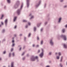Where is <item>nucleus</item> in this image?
Masks as SVG:
<instances>
[{
    "label": "nucleus",
    "mask_w": 67,
    "mask_h": 67,
    "mask_svg": "<svg viewBox=\"0 0 67 67\" xmlns=\"http://www.w3.org/2000/svg\"><path fill=\"white\" fill-rule=\"evenodd\" d=\"M23 3H22V4L21 5V7L20 8V9H18L17 11V13L18 14V15H19L20 14V12L21 11V10H22V7H23Z\"/></svg>",
    "instance_id": "nucleus-1"
},
{
    "label": "nucleus",
    "mask_w": 67,
    "mask_h": 67,
    "mask_svg": "<svg viewBox=\"0 0 67 67\" xmlns=\"http://www.w3.org/2000/svg\"><path fill=\"white\" fill-rule=\"evenodd\" d=\"M57 37L58 38L61 37L62 38H63L64 40H66V36L65 35H62L61 36H60L59 34H58L57 35Z\"/></svg>",
    "instance_id": "nucleus-2"
},
{
    "label": "nucleus",
    "mask_w": 67,
    "mask_h": 67,
    "mask_svg": "<svg viewBox=\"0 0 67 67\" xmlns=\"http://www.w3.org/2000/svg\"><path fill=\"white\" fill-rule=\"evenodd\" d=\"M19 5H20V2L19 1H17L16 3L14 5V8H15V9H16V8H18L19 7Z\"/></svg>",
    "instance_id": "nucleus-3"
},
{
    "label": "nucleus",
    "mask_w": 67,
    "mask_h": 67,
    "mask_svg": "<svg viewBox=\"0 0 67 67\" xmlns=\"http://www.w3.org/2000/svg\"><path fill=\"white\" fill-rule=\"evenodd\" d=\"M41 1H40L39 2H38V3H36V4L35 7H36V8H37L38 6H39V5H40L41 3Z\"/></svg>",
    "instance_id": "nucleus-4"
},
{
    "label": "nucleus",
    "mask_w": 67,
    "mask_h": 67,
    "mask_svg": "<svg viewBox=\"0 0 67 67\" xmlns=\"http://www.w3.org/2000/svg\"><path fill=\"white\" fill-rule=\"evenodd\" d=\"M31 61H35V58L34 55H32L31 57Z\"/></svg>",
    "instance_id": "nucleus-5"
},
{
    "label": "nucleus",
    "mask_w": 67,
    "mask_h": 67,
    "mask_svg": "<svg viewBox=\"0 0 67 67\" xmlns=\"http://www.w3.org/2000/svg\"><path fill=\"white\" fill-rule=\"evenodd\" d=\"M50 45H51V46H53L54 43L52 39L50 40Z\"/></svg>",
    "instance_id": "nucleus-6"
},
{
    "label": "nucleus",
    "mask_w": 67,
    "mask_h": 67,
    "mask_svg": "<svg viewBox=\"0 0 67 67\" xmlns=\"http://www.w3.org/2000/svg\"><path fill=\"white\" fill-rule=\"evenodd\" d=\"M30 1V0H26L27 1V8L29 7V5H30V3H29V1Z\"/></svg>",
    "instance_id": "nucleus-7"
},
{
    "label": "nucleus",
    "mask_w": 67,
    "mask_h": 67,
    "mask_svg": "<svg viewBox=\"0 0 67 67\" xmlns=\"http://www.w3.org/2000/svg\"><path fill=\"white\" fill-rule=\"evenodd\" d=\"M44 55V53H41L39 55V56L40 58H43V57Z\"/></svg>",
    "instance_id": "nucleus-8"
},
{
    "label": "nucleus",
    "mask_w": 67,
    "mask_h": 67,
    "mask_svg": "<svg viewBox=\"0 0 67 67\" xmlns=\"http://www.w3.org/2000/svg\"><path fill=\"white\" fill-rule=\"evenodd\" d=\"M8 21V20H7V19H6L5 20V26L7 27V22Z\"/></svg>",
    "instance_id": "nucleus-9"
},
{
    "label": "nucleus",
    "mask_w": 67,
    "mask_h": 67,
    "mask_svg": "<svg viewBox=\"0 0 67 67\" xmlns=\"http://www.w3.org/2000/svg\"><path fill=\"white\" fill-rule=\"evenodd\" d=\"M16 18H17V17L16 16H15L14 17V22L16 20Z\"/></svg>",
    "instance_id": "nucleus-10"
},
{
    "label": "nucleus",
    "mask_w": 67,
    "mask_h": 67,
    "mask_svg": "<svg viewBox=\"0 0 67 67\" xmlns=\"http://www.w3.org/2000/svg\"><path fill=\"white\" fill-rule=\"evenodd\" d=\"M1 23L2 24H0V27L2 26V25H3L4 24H3V22H1Z\"/></svg>",
    "instance_id": "nucleus-11"
},
{
    "label": "nucleus",
    "mask_w": 67,
    "mask_h": 67,
    "mask_svg": "<svg viewBox=\"0 0 67 67\" xmlns=\"http://www.w3.org/2000/svg\"><path fill=\"white\" fill-rule=\"evenodd\" d=\"M13 62H12V64H11V67H14V66H13Z\"/></svg>",
    "instance_id": "nucleus-12"
},
{
    "label": "nucleus",
    "mask_w": 67,
    "mask_h": 67,
    "mask_svg": "<svg viewBox=\"0 0 67 67\" xmlns=\"http://www.w3.org/2000/svg\"><path fill=\"white\" fill-rule=\"evenodd\" d=\"M41 23H40V24H38L37 25V27H39V26H40V25H41Z\"/></svg>",
    "instance_id": "nucleus-13"
},
{
    "label": "nucleus",
    "mask_w": 67,
    "mask_h": 67,
    "mask_svg": "<svg viewBox=\"0 0 67 67\" xmlns=\"http://www.w3.org/2000/svg\"><path fill=\"white\" fill-rule=\"evenodd\" d=\"M61 19H62L61 18H59L58 22H60V21L61 20Z\"/></svg>",
    "instance_id": "nucleus-14"
},
{
    "label": "nucleus",
    "mask_w": 67,
    "mask_h": 67,
    "mask_svg": "<svg viewBox=\"0 0 67 67\" xmlns=\"http://www.w3.org/2000/svg\"><path fill=\"white\" fill-rule=\"evenodd\" d=\"M43 40H42L41 41V45H42V44H43Z\"/></svg>",
    "instance_id": "nucleus-15"
},
{
    "label": "nucleus",
    "mask_w": 67,
    "mask_h": 67,
    "mask_svg": "<svg viewBox=\"0 0 67 67\" xmlns=\"http://www.w3.org/2000/svg\"><path fill=\"white\" fill-rule=\"evenodd\" d=\"M36 27H34V31L35 32L36 31Z\"/></svg>",
    "instance_id": "nucleus-16"
},
{
    "label": "nucleus",
    "mask_w": 67,
    "mask_h": 67,
    "mask_svg": "<svg viewBox=\"0 0 67 67\" xmlns=\"http://www.w3.org/2000/svg\"><path fill=\"white\" fill-rule=\"evenodd\" d=\"M63 46L64 47V48H66V47H67L66 46V45L65 44H64V45H63Z\"/></svg>",
    "instance_id": "nucleus-17"
},
{
    "label": "nucleus",
    "mask_w": 67,
    "mask_h": 67,
    "mask_svg": "<svg viewBox=\"0 0 67 67\" xmlns=\"http://www.w3.org/2000/svg\"><path fill=\"white\" fill-rule=\"evenodd\" d=\"M63 59V57H61V59L60 60V61L61 62H62V60Z\"/></svg>",
    "instance_id": "nucleus-18"
},
{
    "label": "nucleus",
    "mask_w": 67,
    "mask_h": 67,
    "mask_svg": "<svg viewBox=\"0 0 67 67\" xmlns=\"http://www.w3.org/2000/svg\"><path fill=\"white\" fill-rule=\"evenodd\" d=\"M15 53H14V52H13L12 54V55H13V57H14V56H15Z\"/></svg>",
    "instance_id": "nucleus-19"
},
{
    "label": "nucleus",
    "mask_w": 67,
    "mask_h": 67,
    "mask_svg": "<svg viewBox=\"0 0 67 67\" xmlns=\"http://www.w3.org/2000/svg\"><path fill=\"white\" fill-rule=\"evenodd\" d=\"M34 17V16H32L30 18V20L32 19H33V18Z\"/></svg>",
    "instance_id": "nucleus-20"
},
{
    "label": "nucleus",
    "mask_w": 67,
    "mask_h": 67,
    "mask_svg": "<svg viewBox=\"0 0 67 67\" xmlns=\"http://www.w3.org/2000/svg\"><path fill=\"white\" fill-rule=\"evenodd\" d=\"M27 22V21H26V20H23V22Z\"/></svg>",
    "instance_id": "nucleus-21"
},
{
    "label": "nucleus",
    "mask_w": 67,
    "mask_h": 67,
    "mask_svg": "<svg viewBox=\"0 0 67 67\" xmlns=\"http://www.w3.org/2000/svg\"><path fill=\"white\" fill-rule=\"evenodd\" d=\"M35 59H37V60H38V57L37 56H36V57H35Z\"/></svg>",
    "instance_id": "nucleus-22"
},
{
    "label": "nucleus",
    "mask_w": 67,
    "mask_h": 67,
    "mask_svg": "<svg viewBox=\"0 0 67 67\" xmlns=\"http://www.w3.org/2000/svg\"><path fill=\"white\" fill-rule=\"evenodd\" d=\"M4 32H5V30L4 29H3L2 30V33H4Z\"/></svg>",
    "instance_id": "nucleus-23"
},
{
    "label": "nucleus",
    "mask_w": 67,
    "mask_h": 67,
    "mask_svg": "<svg viewBox=\"0 0 67 67\" xmlns=\"http://www.w3.org/2000/svg\"><path fill=\"white\" fill-rule=\"evenodd\" d=\"M57 59H59V56H57Z\"/></svg>",
    "instance_id": "nucleus-24"
},
{
    "label": "nucleus",
    "mask_w": 67,
    "mask_h": 67,
    "mask_svg": "<svg viewBox=\"0 0 67 67\" xmlns=\"http://www.w3.org/2000/svg\"><path fill=\"white\" fill-rule=\"evenodd\" d=\"M25 53V52H24L22 53V54L21 55L22 56H23V55H24V53Z\"/></svg>",
    "instance_id": "nucleus-25"
},
{
    "label": "nucleus",
    "mask_w": 67,
    "mask_h": 67,
    "mask_svg": "<svg viewBox=\"0 0 67 67\" xmlns=\"http://www.w3.org/2000/svg\"><path fill=\"white\" fill-rule=\"evenodd\" d=\"M7 2L8 3H10V0H7Z\"/></svg>",
    "instance_id": "nucleus-26"
},
{
    "label": "nucleus",
    "mask_w": 67,
    "mask_h": 67,
    "mask_svg": "<svg viewBox=\"0 0 67 67\" xmlns=\"http://www.w3.org/2000/svg\"><path fill=\"white\" fill-rule=\"evenodd\" d=\"M67 6L66 5L64 6H63V8H67Z\"/></svg>",
    "instance_id": "nucleus-27"
},
{
    "label": "nucleus",
    "mask_w": 67,
    "mask_h": 67,
    "mask_svg": "<svg viewBox=\"0 0 67 67\" xmlns=\"http://www.w3.org/2000/svg\"><path fill=\"white\" fill-rule=\"evenodd\" d=\"M13 45H12V46L13 47H14V45H15V44H14V43H13Z\"/></svg>",
    "instance_id": "nucleus-28"
},
{
    "label": "nucleus",
    "mask_w": 67,
    "mask_h": 67,
    "mask_svg": "<svg viewBox=\"0 0 67 67\" xmlns=\"http://www.w3.org/2000/svg\"><path fill=\"white\" fill-rule=\"evenodd\" d=\"M41 50L42 51V52H41V53H44V51L43 50V49H41Z\"/></svg>",
    "instance_id": "nucleus-29"
},
{
    "label": "nucleus",
    "mask_w": 67,
    "mask_h": 67,
    "mask_svg": "<svg viewBox=\"0 0 67 67\" xmlns=\"http://www.w3.org/2000/svg\"><path fill=\"white\" fill-rule=\"evenodd\" d=\"M62 31L63 33H64V32H65V29H63V30H62Z\"/></svg>",
    "instance_id": "nucleus-30"
},
{
    "label": "nucleus",
    "mask_w": 67,
    "mask_h": 67,
    "mask_svg": "<svg viewBox=\"0 0 67 67\" xmlns=\"http://www.w3.org/2000/svg\"><path fill=\"white\" fill-rule=\"evenodd\" d=\"M11 53H9V57H11Z\"/></svg>",
    "instance_id": "nucleus-31"
},
{
    "label": "nucleus",
    "mask_w": 67,
    "mask_h": 67,
    "mask_svg": "<svg viewBox=\"0 0 67 67\" xmlns=\"http://www.w3.org/2000/svg\"><path fill=\"white\" fill-rule=\"evenodd\" d=\"M3 17V15H2L1 18V19H2V18Z\"/></svg>",
    "instance_id": "nucleus-32"
},
{
    "label": "nucleus",
    "mask_w": 67,
    "mask_h": 67,
    "mask_svg": "<svg viewBox=\"0 0 67 67\" xmlns=\"http://www.w3.org/2000/svg\"><path fill=\"white\" fill-rule=\"evenodd\" d=\"M25 57H24L23 58V60H25Z\"/></svg>",
    "instance_id": "nucleus-33"
},
{
    "label": "nucleus",
    "mask_w": 67,
    "mask_h": 67,
    "mask_svg": "<svg viewBox=\"0 0 67 67\" xmlns=\"http://www.w3.org/2000/svg\"><path fill=\"white\" fill-rule=\"evenodd\" d=\"M60 67H63V65H62V64H60Z\"/></svg>",
    "instance_id": "nucleus-34"
},
{
    "label": "nucleus",
    "mask_w": 67,
    "mask_h": 67,
    "mask_svg": "<svg viewBox=\"0 0 67 67\" xmlns=\"http://www.w3.org/2000/svg\"><path fill=\"white\" fill-rule=\"evenodd\" d=\"M30 35H31V33H29L28 34V37H30Z\"/></svg>",
    "instance_id": "nucleus-35"
},
{
    "label": "nucleus",
    "mask_w": 67,
    "mask_h": 67,
    "mask_svg": "<svg viewBox=\"0 0 67 67\" xmlns=\"http://www.w3.org/2000/svg\"><path fill=\"white\" fill-rule=\"evenodd\" d=\"M38 53H40V50L39 49L38 51Z\"/></svg>",
    "instance_id": "nucleus-36"
},
{
    "label": "nucleus",
    "mask_w": 67,
    "mask_h": 67,
    "mask_svg": "<svg viewBox=\"0 0 67 67\" xmlns=\"http://www.w3.org/2000/svg\"><path fill=\"white\" fill-rule=\"evenodd\" d=\"M14 36H15V37H16V36H17V35L16 34H15L14 35Z\"/></svg>",
    "instance_id": "nucleus-37"
},
{
    "label": "nucleus",
    "mask_w": 67,
    "mask_h": 67,
    "mask_svg": "<svg viewBox=\"0 0 67 67\" xmlns=\"http://www.w3.org/2000/svg\"><path fill=\"white\" fill-rule=\"evenodd\" d=\"M37 40H39V37L38 36L37 37Z\"/></svg>",
    "instance_id": "nucleus-38"
},
{
    "label": "nucleus",
    "mask_w": 67,
    "mask_h": 67,
    "mask_svg": "<svg viewBox=\"0 0 67 67\" xmlns=\"http://www.w3.org/2000/svg\"><path fill=\"white\" fill-rule=\"evenodd\" d=\"M59 56H60V55H61V54H60V52H59Z\"/></svg>",
    "instance_id": "nucleus-39"
},
{
    "label": "nucleus",
    "mask_w": 67,
    "mask_h": 67,
    "mask_svg": "<svg viewBox=\"0 0 67 67\" xmlns=\"http://www.w3.org/2000/svg\"><path fill=\"white\" fill-rule=\"evenodd\" d=\"M49 55H52V53H51V52H50L49 53H48Z\"/></svg>",
    "instance_id": "nucleus-40"
},
{
    "label": "nucleus",
    "mask_w": 67,
    "mask_h": 67,
    "mask_svg": "<svg viewBox=\"0 0 67 67\" xmlns=\"http://www.w3.org/2000/svg\"><path fill=\"white\" fill-rule=\"evenodd\" d=\"M39 46L38 45H36V47H39Z\"/></svg>",
    "instance_id": "nucleus-41"
},
{
    "label": "nucleus",
    "mask_w": 67,
    "mask_h": 67,
    "mask_svg": "<svg viewBox=\"0 0 67 67\" xmlns=\"http://www.w3.org/2000/svg\"><path fill=\"white\" fill-rule=\"evenodd\" d=\"M5 51L4 52H3V54H5Z\"/></svg>",
    "instance_id": "nucleus-42"
},
{
    "label": "nucleus",
    "mask_w": 67,
    "mask_h": 67,
    "mask_svg": "<svg viewBox=\"0 0 67 67\" xmlns=\"http://www.w3.org/2000/svg\"><path fill=\"white\" fill-rule=\"evenodd\" d=\"M47 22H45V23H44V24L45 25H46L47 24Z\"/></svg>",
    "instance_id": "nucleus-43"
},
{
    "label": "nucleus",
    "mask_w": 67,
    "mask_h": 67,
    "mask_svg": "<svg viewBox=\"0 0 67 67\" xmlns=\"http://www.w3.org/2000/svg\"><path fill=\"white\" fill-rule=\"evenodd\" d=\"M22 48L21 47H20V49H19V50L20 51L21 50V49Z\"/></svg>",
    "instance_id": "nucleus-44"
},
{
    "label": "nucleus",
    "mask_w": 67,
    "mask_h": 67,
    "mask_svg": "<svg viewBox=\"0 0 67 67\" xmlns=\"http://www.w3.org/2000/svg\"><path fill=\"white\" fill-rule=\"evenodd\" d=\"M13 48L11 49V52H12V51H13Z\"/></svg>",
    "instance_id": "nucleus-45"
},
{
    "label": "nucleus",
    "mask_w": 67,
    "mask_h": 67,
    "mask_svg": "<svg viewBox=\"0 0 67 67\" xmlns=\"http://www.w3.org/2000/svg\"><path fill=\"white\" fill-rule=\"evenodd\" d=\"M27 27H28V25H26V26H25L26 28H27Z\"/></svg>",
    "instance_id": "nucleus-46"
},
{
    "label": "nucleus",
    "mask_w": 67,
    "mask_h": 67,
    "mask_svg": "<svg viewBox=\"0 0 67 67\" xmlns=\"http://www.w3.org/2000/svg\"><path fill=\"white\" fill-rule=\"evenodd\" d=\"M46 4H44V8H45L46 7Z\"/></svg>",
    "instance_id": "nucleus-47"
},
{
    "label": "nucleus",
    "mask_w": 67,
    "mask_h": 67,
    "mask_svg": "<svg viewBox=\"0 0 67 67\" xmlns=\"http://www.w3.org/2000/svg\"><path fill=\"white\" fill-rule=\"evenodd\" d=\"M14 28H15V29H16V25L15 26Z\"/></svg>",
    "instance_id": "nucleus-48"
},
{
    "label": "nucleus",
    "mask_w": 67,
    "mask_h": 67,
    "mask_svg": "<svg viewBox=\"0 0 67 67\" xmlns=\"http://www.w3.org/2000/svg\"><path fill=\"white\" fill-rule=\"evenodd\" d=\"M42 30H43V28H42L41 30V32H42Z\"/></svg>",
    "instance_id": "nucleus-49"
},
{
    "label": "nucleus",
    "mask_w": 67,
    "mask_h": 67,
    "mask_svg": "<svg viewBox=\"0 0 67 67\" xmlns=\"http://www.w3.org/2000/svg\"><path fill=\"white\" fill-rule=\"evenodd\" d=\"M25 48V46H24L23 48V49H24Z\"/></svg>",
    "instance_id": "nucleus-50"
},
{
    "label": "nucleus",
    "mask_w": 67,
    "mask_h": 67,
    "mask_svg": "<svg viewBox=\"0 0 67 67\" xmlns=\"http://www.w3.org/2000/svg\"><path fill=\"white\" fill-rule=\"evenodd\" d=\"M63 0H60V1L61 2H63Z\"/></svg>",
    "instance_id": "nucleus-51"
},
{
    "label": "nucleus",
    "mask_w": 67,
    "mask_h": 67,
    "mask_svg": "<svg viewBox=\"0 0 67 67\" xmlns=\"http://www.w3.org/2000/svg\"><path fill=\"white\" fill-rule=\"evenodd\" d=\"M28 24H29V25H30V23H28Z\"/></svg>",
    "instance_id": "nucleus-52"
},
{
    "label": "nucleus",
    "mask_w": 67,
    "mask_h": 67,
    "mask_svg": "<svg viewBox=\"0 0 67 67\" xmlns=\"http://www.w3.org/2000/svg\"><path fill=\"white\" fill-rule=\"evenodd\" d=\"M24 41H25V40H26V37H25V38H24Z\"/></svg>",
    "instance_id": "nucleus-53"
},
{
    "label": "nucleus",
    "mask_w": 67,
    "mask_h": 67,
    "mask_svg": "<svg viewBox=\"0 0 67 67\" xmlns=\"http://www.w3.org/2000/svg\"><path fill=\"white\" fill-rule=\"evenodd\" d=\"M5 39H4L3 40V42H4V41H5Z\"/></svg>",
    "instance_id": "nucleus-54"
},
{
    "label": "nucleus",
    "mask_w": 67,
    "mask_h": 67,
    "mask_svg": "<svg viewBox=\"0 0 67 67\" xmlns=\"http://www.w3.org/2000/svg\"><path fill=\"white\" fill-rule=\"evenodd\" d=\"M12 43H14V40H13L12 41Z\"/></svg>",
    "instance_id": "nucleus-55"
},
{
    "label": "nucleus",
    "mask_w": 67,
    "mask_h": 67,
    "mask_svg": "<svg viewBox=\"0 0 67 67\" xmlns=\"http://www.w3.org/2000/svg\"><path fill=\"white\" fill-rule=\"evenodd\" d=\"M31 13H30L29 14V16H31Z\"/></svg>",
    "instance_id": "nucleus-56"
},
{
    "label": "nucleus",
    "mask_w": 67,
    "mask_h": 67,
    "mask_svg": "<svg viewBox=\"0 0 67 67\" xmlns=\"http://www.w3.org/2000/svg\"><path fill=\"white\" fill-rule=\"evenodd\" d=\"M33 47H34L35 46V44H33Z\"/></svg>",
    "instance_id": "nucleus-57"
},
{
    "label": "nucleus",
    "mask_w": 67,
    "mask_h": 67,
    "mask_svg": "<svg viewBox=\"0 0 67 67\" xmlns=\"http://www.w3.org/2000/svg\"><path fill=\"white\" fill-rule=\"evenodd\" d=\"M22 34H21L19 35V36H22Z\"/></svg>",
    "instance_id": "nucleus-58"
},
{
    "label": "nucleus",
    "mask_w": 67,
    "mask_h": 67,
    "mask_svg": "<svg viewBox=\"0 0 67 67\" xmlns=\"http://www.w3.org/2000/svg\"><path fill=\"white\" fill-rule=\"evenodd\" d=\"M65 27H67V25L65 26Z\"/></svg>",
    "instance_id": "nucleus-59"
},
{
    "label": "nucleus",
    "mask_w": 67,
    "mask_h": 67,
    "mask_svg": "<svg viewBox=\"0 0 67 67\" xmlns=\"http://www.w3.org/2000/svg\"><path fill=\"white\" fill-rule=\"evenodd\" d=\"M27 56L28 57L29 56V54H27Z\"/></svg>",
    "instance_id": "nucleus-60"
},
{
    "label": "nucleus",
    "mask_w": 67,
    "mask_h": 67,
    "mask_svg": "<svg viewBox=\"0 0 67 67\" xmlns=\"http://www.w3.org/2000/svg\"><path fill=\"white\" fill-rule=\"evenodd\" d=\"M46 67H50L48 65V66H46Z\"/></svg>",
    "instance_id": "nucleus-61"
},
{
    "label": "nucleus",
    "mask_w": 67,
    "mask_h": 67,
    "mask_svg": "<svg viewBox=\"0 0 67 67\" xmlns=\"http://www.w3.org/2000/svg\"><path fill=\"white\" fill-rule=\"evenodd\" d=\"M1 58H0V61H1Z\"/></svg>",
    "instance_id": "nucleus-62"
},
{
    "label": "nucleus",
    "mask_w": 67,
    "mask_h": 67,
    "mask_svg": "<svg viewBox=\"0 0 67 67\" xmlns=\"http://www.w3.org/2000/svg\"><path fill=\"white\" fill-rule=\"evenodd\" d=\"M5 8H6V6H5L4 7V9H5Z\"/></svg>",
    "instance_id": "nucleus-63"
},
{
    "label": "nucleus",
    "mask_w": 67,
    "mask_h": 67,
    "mask_svg": "<svg viewBox=\"0 0 67 67\" xmlns=\"http://www.w3.org/2000/svg\"><path fill=\"white\" fill-rule=\"evenodd\" d=\"M3 67H6L5 66H3Z\"/></svg>",
    "instance_id": "nucleus-64"
}]
</instances>
